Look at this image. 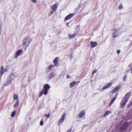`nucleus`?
I'll list each match as a JSON object with an SVG mask.
<instances>
[{"mask_svg": "<svg viewBox=\"0 0 132 132\" xmlns=\"http://www.w3.org/2000/svg\"><path fill=\"white\" fill-rule=\"evenodd\" d=\"M131 95V92L130 91L127 93L126 95L122 99L120 103L121 108L124 107L126 105V103L129 99Z\"/></svg>", "mask_w": 132, "mask_h": 132, "instance_id": "f257e3e1", "label": "nucleus"}, {"mask_svg": "<svg viewBox=\"0 0 132 132\" xmlns=\"http://www.w3.org/2000/svg\"><path fill=\"white\" fill-rule=\"evenodd\" d=\"M51 87L48 84H46L44 86L43 88L42 91L40 92L39 94V97L41 96L43 94L45 95H46L48 93V90L50 89Z\"/></svg>", "mask_w": 132, "mask_h": 132, "instance_id": "f03ea898", "label": "nucleus"}, {"mask_svg": "<svg viewBox=\"0 0 132 132\" xmlns=\"http://www.w3.org/2000/svg\"><path fill=\"white\" fill-rule=\"evenodd\" d=\"M31 41V39L29 37L26 38L23 40L22 46H26V48L29 45Z\"/></svg>", "mask_w": 132, "mask_h": 132, "instance_id": "7ed1b4c3", "label": "nucleus"}, {"mask_svg": "<svg viewBox=\"0 0 132 132\" xmlns=\"http://www.w3.org/2000/svg\"><path fill=\"white\" fill-rule=\"evenodd\" d=\"M128 123L127 122H125L123 123L120 128V130L122 131H123L126 129L128 126Z\"/></svg>", "mask_w": 132, "mask_h": 132, "instance_id": "20e7f679", "label": "nucleus"}, {"mask_svg": "<svg viewBox=\"0 0 132 132\" xmlns=\"http://www.w3.org/2000/svg\"><path fill=\"white\" fill-rule=\"evenodd\" d=\"M113 33L112 35L113 38H115L118 36V31H119L116 28L112 30Z\"/></svg>", "mask_w": 132, "mask_h": 132, "instance_id": "39448f33", "label": "nucleus"}, {"mask_svg": "<svg viewBox=\"0 0 132 132\" xmlns=\"http://www.w3.org/2000/svg\"><path fill=\"white\" fill-rule=\"evenodd\" d=\"M22 53V51L20 49L17 51L15 53V55L14 56V57L16 59L18 57V56H20Z\"/></svg>", "mask_w": 132, "mask_h": 132, "instance_id": "423d86ee", "label": "nucleus"}, {"mask_svg": "<svg viewBox=\"0 0 132 132\" xmlns=\"http://www.w3.org/2000/svg\"><path fill=\"white\" fill-rule=\"evenodd\" d=\"M65 113L62 114L61 118L58 121V125L62 123L64 121L65 118Z\"/></svg>", "mask_w": 132, "mask_h": 132, "instance_id": "0eeeda50", "label": "nucleus"}, {"mask_svg": "<svg viewBox=\"0 0 132 132\" xmlns=\"http://www.w3.org/2000/svg\"><path fill=\"white\" fill-rule=\"evenodd\" d=\"M112 85V83H109L106 84L102 88V90L110 87Z\"/></svg>", "mask_w": 132, "mask_h": 132, "instance_id": "6e6552de", "label": "nucleus"}, {"mask_svg": "<svg viewBox=\"0 0 132 132\" xmlns=\"http://www.w3.org/2000/svg\"><path fill=\"white\" fill-rule=\"evenodd\" d=\"M7 70V69L6 68H4L2 66L1 68V70L0 71L1 74L0 75V76L1 77L3 74L6 72Z\"/></svg>", "mask_w": 132, "mask_h": 132, "instance_id": "1a4fd4ad", "label": "nucleus"}, {"mask_svg": "<svg viewBox=\"0 0 132 132\" xmlns=\"http://www.w3.org/2000/svg\"><path fill=\"white\" fill-rule=\"evenodd\" d=\"M15 77L14 74L13 73H12L9 75L7 78L12 81Z\"/></svg>", "mask_w": 132, "mask_h": 132, "instance_id": "9d476101", "label": "nucleus"}, {"mask_svg": "<svg viewBox=\"0 0 132 132\" xmlns=\"http://www.w3.org/2000/svg\"><path fill=\"white\" fill-rule=\"evenodd\" d=\"M75 15V13H71L67 15L65 18L64 20L67 21L70 19Z\"/></svg>", "mask_w": 132, "mask_h": 132, "instance_id": "9b49d317", "label": "nucleus"}, {"mask_svg": "<svg viewBox=\"0 0 132 132\" xmlns=\"http://www.w3.org/2000/svg\"><path fill=\"white\" fill-rule=\"evenodd\" d=\"M12 82V81L7 78L4 85V86H6L10 85L11 83Z\"/></svg>", "mask_w": 132, "mask_h": 132, "instance_id": "f8f14e48", "label": "nucleus"}, {"mask_svg": "<svg viewBox=\"0 0 132 132\" xmlns=\"http://www.w3.org/2000/svg\"><path fill=\"white\" fill-rule=\"evenodd\" d=\"M85 112L84 111H82L78 114V117L79 118H81L85 115Z\"/></svg>", "mask_w": 132, "mask_h": 132, "instance_id": "ddd939ff", "label": "nucleus"}, {"mask_svg": "<svg viewBox=\"0 0 132 132\" xmlns=\"http://www.w3.org/2000/svg\"><path fill=\"white\" fill-rule=\"evenodd\" d=\"M117 94H116L114 97V98H113L112 100L110 102V104L109 105V106H110L113 103L114 101L116 100L117 97Z\"/></svg>", "mask_w": 132, "mask_h": 132, "instance_id": "4468645a", "label": "nucleus"}, {"mask_svg": "<svg viewBox=\"0 0 132 132\" xmlns=\"http://www.w3.org/2000/svg\"><path fill=\"white\" fill-rule=\"evenodd\" d=\"M90 44L91 47L93 48L95 47L97 45V43L96 42L93 41L91 42Z\"/></svg>", "mask_w": 132, "mask_h": 132, "instance_id": "2eb2a0df", "label": "nucleus"}, {"mask_svg": "<svg viewBox=\"0 0 132 132\" xmlns=\"http://www.w3.org/2000/svg\"><path fill=\"white\" fill-rule=\"evenodd\" d=\"M120 86H118L113 90L112 91V93H114L118 91L120 88Z\"/></svg>", "mask_w": 132, "mask_h": 132, "instance_id": "dca6fc26", "label": "nucleus"}, {"mask_svg": "<svg viewBox=\"0 0 132 132\" xmlns=\"http://www.w3.org/2000/svg\"><path fill=\"white\" fill-rule=\"evenodd\" d=\"M58 58L56 57L54 60V63L55 66H56L58 64Z\"/></svg>", "mask_w": 132, "mask_h": 132, "instance_id": "f3484780", "label": "nucleus"}, {"mask_svg": "<svg viewBox=\"0 0 132 132\" xmlns=\"http://www.w3.org/2000/svg\"><path fill=\"white\" fill-rule=\"evenodd\" d=\"M111 113V111H106L105 112L103 116H101V118L103 117H103H104L108 115L109 114H110Z\"/></svg>", "mask_w": 132, "mask_h": 132, "instance_id": "a211bd4d", "label": "nucleus"}, {"mask_svg": "<svg viewBox=\"0 0 132 132\" xmlns=\"http://www.w3.org/2000/svg\"><path fill=\"white\" fill-rule=\"evenodd\" d=\"M76 82L75 81H73L70 84V88L73 87L76 85Z\"/></svg>", "mask_w": 132, "mask_h": 132, "instance_id": "6ab92c4d", "label": "nucleus"}, {"mask_svg": "<svg viewBox=\"0 0 132 132\" xmlns=\"http://www.w3.org/2000/svg\"><path fill=\"white\" fill-rule=\"evenodd\" d=\"M57 6L56 5V3L55 4L51 7L52 9L54 11L56 10L57 9Z\"/></svg>", "mask_w": 132, "mask_h": 132, "instance_id": "aec40b11", "label": "nucleus"}, {"mask_svg": "<svg viewBox=\"0 0 132 132\" xmlns=\"http://www.w3.org/2000/svg\"><path fill=\"white\" fill-rule=\"evenodd\" d=\"M13 98L14 100L17 101H19L18 96L16 94H14Z\"/></svg>", "mask_w": 132, "mask_h": 132, "instance_id": "412c9836", "label": "nucleus"}, {"mask_svg": "<svg viewBox=\"0 0 132 132\" xmlns=\"http://www.w3.org/2000/svg\"><path fill=\"white\" fill-rule=\"evenodd\" d=\"M54 76V74L53 73L50 74L48 76V78L51 79V78Z\"/></svg>", "mask_w": 132, "mask_h": 132, "instance_id": "4be33fe9", "label": "nucleus"}, {"mask_svg": "<svg viewBox=\"0 0 132 132\" xmlns=\"http://www.w3.org/2000/svg\"><path fill=\"white\" fill-rule=\"evenodd\" d=\"M19 104V101H17L16 102L15 104L14 105V106L15 108Z\"/></svg>", "mask_w": 132, "mask_h": 132, "instance_id": "5701e85b", "label": "nucleus"}, {"mask_svg": "<svg viewBox=\"0 0 132 132\" xmlns=\"http://www.w3.org/2000/svg\"><path fill=\"white\" fill-rule=\"evenodd\" d=\"M16 112L15 111H14L11 113V116L12 117H14L15 115L16 114Z\"/></svg>", "mask_w": 132, "mask_h": 132, "instance_id": "b1692460", "label": "nucleus"}, {"mask_svg": "<svg viewBox=\"0 0 132 132\" xmlns=\"http://www.w3.org/2000/svg\"><path fill=\"white\" fill-rule=\"evenodd\" d=\"M69 38L70 39L73 38L75 37V34L72 35H70Z\"/></svg>", "mask_w": 132, "mask_h": 132, "instance_id": "393cba45", "label": "nucleus"}, {"mask_svg": "<svg viewBox=\"0 0 132 132\" xmlns=\"http://www.w3.org/2000/svg\"><path fill=\"white\" fill-rule=\"evenodd\" d=\"M50 116V114L48 113L47 114H45L44 115V116L46 117L47 118H49Z\"/></svg>", "mask_w": 132, "mask_h": 132, "instance_id": "a878e982", "label": "nucleus"}, {"mask_svg": "<svg viewBox=\"0 0 132 132\" xmlns=\"http://www.w3.org/2000/svg\"><path fill=\"white\" fill-rule=\"evenodd\" d=\"M127 76L126 75H125L123 77V80L124 81L126 80L127 78Z\"/></svg>", "mask_w": 132, "mask_h": 132, "instance_id": "bb28decb", "label": "nucleus"}, {"mask_svg": "<svg viewBox=\"0 0 132 132\" xmlns=\"http://www.w3.org/2000/svg\"><path fill=\"white\" fill-rule=\"evenodd\" d=\"M44 124V122L43 121V119H42V120H41L40 122V124L41 126H43Z\"/></svg>", "mask_w": 132, "mask_h": 132, "instance_id": "cd10ccee", "label": "nucleus"}, {"mask_svg": "<svg viewBox=\"0 0 132 132\" xmlns=\"http://www.w3.org/2000/svg\"><path fill=\"white\" fill-rule=\"evenodd\" d=\"M123 8V6L122 4L120 5L118 7V8L120 9H121Z\"/></svg>", "mask_w": 132, "mask_h": 132, "instance_id": "c85d7f7f", "label": "nucleus"}, {"mask_svg": "<svg viewBox=\"0 0 132 132\" xmlns=\"http://www.w3.org/2000/svg\"><path fill=\"white\" fill-rule=\"evenodd\" d=\"M132 105V101L129 104H128V105H127V107H128V108L130 107Z\"/></svg>", "mask_w": 132, "mask_h": 132, "instance_id": "c756f323", "label": "nucleus"}, {"mask_svg": "<svg viewBox=\"0 0 132 132\" xmlns=\"http://www.w3.org/2000/svg\"><path fill=\"white\" fill-rule=\"evenodd\" d=\"M53 67H54V66L53 65H50L49 67L48 68L49 69H51Z\"/></svg>", "mask_w": 132, "mask_h": 132, "instance_id": "7c9ffc66", "label": "nucleus"}, {"mask_svg": "<svg viewBox=\"0 0 132 132\" xmlns=\"http://www.w3.org/2000/svg\"><path fill=\"white\" fill-rule=\"evenodd\" d=\"M97 71V70H94L92 72V75H94V74Z\"/></svg>", "mask_w": 132, "mask_h": 132, "instance_id": "2f4dec72", "label": "nucleus"}, {"mask_svg": "<svg viewBox=\"0 0 132 132\" xmlns=\"http://www.w3.org/2000/svg\"><path fill=\"white\" fill-rule=\"evenodd\" d=\"M32 2L34 3H36V2L37 0H31Z\"/></svg>", "mask_w": 132, "mask_h": 132, "instance_id": "473e14b6", "label": "nucleus"}, {"mask_svg": "<svg viewBox=\"0 0 132 132\" xmlns=\"http://www.w3.org/2000/svg\"><path fill=\"white\" fill-rule=\"evenodd\" d=\"M120 50H118L117 51V53L118 54H119L120 52Z\"/></svg>", "mask_w": 132, "mask_h": 132, "instance_id": "72a5a7b5", "label": "nucleus"}, {"mask_svg": "<svg viewBox=\"0 0 132 132\" xmlns=\"http://www.w3.org/2000/svg\"><path fill=\"white\" fill-rule=\"evenodd\" d=\"M79 26H77L76 28V29H78V30H79Z\"/></svg>", "mask_w": 132, "mask_h": 132, "instance_id": "f704fd0d", "label": "nucleus"}, {"mask_svg": "<svg viewBox=\"0 0 132 132\" xmlns=\"http://www.w3.org/2000/svg\"><path fill=\"white\" fill-rule=\"evenodd\" d=\"M71 129H69L67 130V132H71Z\"/></svg>", "mask_w": 132, "mask_h": 132, "instance_id": "c9c22d12", "label": "nucleus"}, {"mask_svg": "<svg viewBox=\"0 0 132 132\" xmlns=\"http://www.w3.org/2000/svg\"><path fill=\"white\" fill-rule=\"evenodd\" d=\"M70 77V76L69 75H67L66 78H68Z\"/></svg>", "mask_w": 132, "mask_h": 132, "instance_id": "e433bc0d", "label": "nucleus"}, {"mask_svg": "<svg viewBox=\"0 0 132 132\" xmlns=\"http://www.w3.org/2000/svg\"><path fill=\"white\" fill-rule=\"evenodd\" d=\"M69 22H68V23H67V26H68V27H69Z\"/></svg>", "mask_w": 132, "mask_h": 132, "instance_id": "4c0bfd02", "label": "nucleus"}, {"mask_svg": "<svg viewBox=\"0 0 132 132\" xmlns=\"http://www.w3.org/2000/svg\"><path fill=\"white\" fill-rule=\"evenodd\" d=\"M54 12V11H51V14H53Z\"/></svg>", "mask_w": 132, "mask_h": 132, "instance_id": "58836bf2", "label": "nucleus"}, {"mask_svg": "<svg viewBox=\"0 0 132 132\" xmlns=\"http://www.w3.org/2000/svg\"><path fill=\"white\" fill-rule=\"evenodd\" d=\"M98 94V93H94V95H96V94Z\"/></svg>", "mask_w": 132, "mask_h": 132, "instance_id": "ea45409f", "label": "nucleus"}, {"mask_svg": "<svg viewBox=\"0 0 132 132\" xmlns=\"http://www.w3.org/2000/svg\"><path fill=\"white\" fill-rule=\"evenodd\" d=\"M72 54L70 56V58H71V57H72Z\"/></svg>", "mask_w": 132, "mask_h": 132, "instance_id": "a19ab883", "label": "nucleus"}, {"mask_svg": "<svg viewBox=\"0 0 132 132\" xmlns=\"http://www.w3.org/2000/svg\"><path fill=\"white\" fill-rule=\"evenodd\" d=\"M131 73L132 74V69H131Z\"/></svg>", "mask_w": 132, "mask_h": 132, "instance_id": "79ce46f5", "label": "nucleus"}, {"mask_svg": "<svg viewBox=\"0 0 132 132\" xmlns=\"http://www.w3.org/2000/svg\"><path fill=\"white\" fill-rule=\"evenodd\" d=\"M80 82V81H78L77 82L78 84Z\"/></svg>", "mask_w": 132, "mask_h": 132, "instance_id": "37998d69", "label": "nucleus"}, {"mask_svg": "<svg viewBox=\"0 0 132 132\" xmlns=\"http://www.w3.org/2000/svg\"><path fill=\"white\" fill-rule=\"evenodd\" d=\"M113 132V131H112V132Z\"/></svg>", "mask_w": 132, "mask_h": 132, "instance_id": "c03bdc74", "label": "nucleus"}, {"mask_svg": "<svg viewBox=\"0 0 132 132\" xmlns=\"http://www.w3.org/2000/svg\"><path fill=\"white\" fill-rule=\"evenodd\" d=\"M131 43H132V42H131Z\"/></svg>", "mask_w": 132, "mask_h": 132, "instance_id": "a18cd8bd", "label": "nucleus"}]
</instances>
